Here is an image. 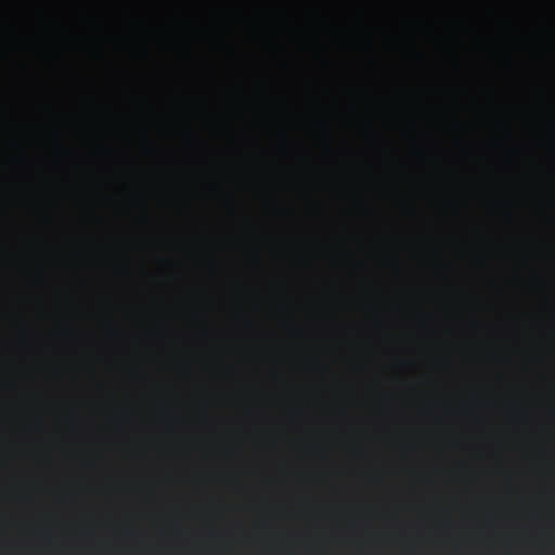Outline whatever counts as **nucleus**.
<instances>
[{
	"label": "nucleus",
	"instance_id": "1",
	"mask_svg": "<svg viewBox=\"0 0 555 555\" xmlns=\"http://www.w3.org/2000/svg\"><path fill=\"white\" fill-rule=\"evenodd\" d=\"M544 4H555V2H544Z\"/></svg>",
	"mask_w": 555,
	"mask_h": 555
}]
</instances>
